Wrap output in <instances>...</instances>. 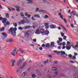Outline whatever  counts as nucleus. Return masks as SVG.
Instances as JSON below:
<instances>
[{
    "label": "nucleus",
    "instance_id": "49530a36",
    "mask_svg": "<svg viewBox=\"0 0 78 78\" xmlns=\"http://www.w3.org/2000/svg\"><path fill=\"white\" fill-rule=\"evenodd\" d=\"M48 77V78H51V77L50 76V75L49 74H47Z\"/></svg>",
    "mask_w": 78,
    "mask_h": 78
},
{
    "label": "nucleus",
    "instance_id": "ea45409f",
    "mask_svg": "<svg viewBox=\"0 0 78 78\" xmlns=\"http://www.w3.org/2000/svg\"><path fill=\"white\" fill-rule=\"evenodd\" d=\"M58 40H59L60 42H62V39L61 38V37H59L58 38Z\"/></svg>",
    "mask_w": 78,
    "mask_h": 78
},
{
    "label": "nucleus",
    "instance_id": "7c9ffc66",
    "mask_svg": "<svg viewBox=\"0 0 78 78\" xmlns=\"http://www.w3.org/2000/svg\"><path fill=\"white\" fill-rule=\"evenodd\" d=\"M5 30V27H2L1 29L0 30V31H4V30Z\"/></svg>",
    "mask_w": 78,
    "mask_h": 78
},
{
    "label": "nucleus",
    "instance_id": "a18cd8bd",
    "mask_svg": "<svg viewBox=\"0 0 78 78\" xmlns=\"http://www.w3.org/2000/svg\"><path fill=\"white\" fill-rule=\"evenodd\" d=\"M27 17L28 18H29V19H30V17H31V15L30 14L28 15L27 16Z\"/></svg>",
    "mask_w": 78,
    "mask_h": 78
},
{
    "label": "nucleus",
    "instance_id": "09e8293b",
    "mask_svg": "<svg viewBox=\"0 0 78 78\" xmlns=\"http://www.w3.org/2000/svg\"><path fill=\"white\" fill-rule=\"evenodd\" d=\"M47 25H48V24L47 23H44V26H47Z\"/></svg>",
    "mask_w": 78,
    "mask_h": 78
},
{
    "label": "nucleus",
    "instance_id": "0eeeda50",
    "mask_svg": "<svg viewBox=\"0 0 78 78\" xmlns=\"http://www.w3.org/2000/svg\"><path fill=\"white\" fill-rule=\"evenodd\" d=\"M36 73H37V75L39 76H42V74H41V73H40V72H39V71L38 70H37Z\"/></svg>",
    "mask_w": 78,
    "mask_h": 78
},
{
    "label": "nucleus",
    "instance_id": "f8f14e48",
    "mask_svg": "<svg viewBox=\"0 0 78 78\" xmlns=\"http://www.w3.org/2000/svg\"><path fill=\"white\" fill-rule=\"evenodd\" d=\"M51 44L50 45V47H51V48L54 47H55V45H55V43H54V42H51Z\"/></svg>",
    "mask_w": 78,
    "mask_h": 78
},
{
    "label": "nucleus",
    "instance_id": "4c0bfd02",
    "mask_svg": "<svg viewBox=\"0 0 78 78\" xmlns=\"http://www.w3.org/2000/svg\"><path fill=\"white\" fill-rule=\"evenodd\" d=\"M63 39H64V40H66V38H67V36H65L63 37Z\"/></svg>",
    "mask_w": 78,
    "mask_h": 78
},
{
    "label": "nucleus",
    "instance_id": "1a4fd4ad",
    "mask_svg": "<svg viewBox=\"0 0 78 78\" xmlns=\"http://www.w3.org/2000/svg\"><path fill=\"white\" fill-rule=\"evenodd\" d=\"M3 20L2 21V22L3 23H5L7 21V19H6V18H3Z\"/></svg>",
    "mask_w": 78,
    "mask_h": 78
},
{
    "label": "nucleus",
    "instance_id": "dca6fc26",
    "mask_svg": "<svg viewBox=\"0 0 78 78\" xmlns=\"http://www.w3.org/2000/svg\"><path fill=\"white\" fill-rule=\"evenodd\" d=\"M2 34L3 36H4L5 37H7V34L6 33L3 32L2 33Z\"/></svg>",
    "mask_w": 78,
    "mask_h": 78
},
{
    "label": "nucleus",
    "instance_id": "6e6552de",
    "mask_svg": "<svg viewBox=\"0 0 78 78\" xmlns=\"http://www.w3.org/2000/svg\"><path fill=\"white\" fill-rule=\"evenodd\" d=\"M30 27H31V26H27L24 27L23 28V29H24V30H27V29H28V28H30Z\"/></svg>",
    "mask_w": 78,
    "mask_h": 78
},
{
    "label": "nucleus",
    "instance_id": "338daca9",
    "mask_svg": "<svg viewBox=\"0 0 78 78\" xmlns=\"http://www.w3.org/2000/svg\"><path fill=\"white\" fill-rule=\"evenodd\" d=\"M66 48V46H63L62 47V49H65Z\"/></svg>",
    "mask_w": 78,
    "mask_h": 78
},
{
    "label": "nucleus",
    "instance_id": "603ef678",
    "mask_svg": "<svg viewBox=\"0 0 78 78\" xmlns=\"http://www.w3.org/2000/svg\"><path fill=\"white\" fill-rule=\"evenodd\" d=\"M41 46L42 47H45V44H42Z\"/></svg>",
    "mask_w": 78,
    "mask_h": 78
},
{
    "label": "nucleus",
    "instance_id": "5701e85b",
    "mask_svg": "<svg viewBox=\"0 0 78 78\" xmlns=\"http://www.w3.org/2000/svg\"><path fill=\"white\" fill-rule=\"evenodd\" d=\"M20 22H21V24H24V23H25V20H24L21 21Z\"/></svg>",
    "mask_w": 78,
    "mask_h": 78
},
{
    "label": "nucleus",
    "instance_id": "c756f323",
    "mask_svg": "<svg viewBox=\"0 0 78 78\" xmlns=\"http://www.w3.org/2000/svg\"><path fill=\"white\" fill-rule=\"evenodd\" d=\"M36 76V75L34 74H33L32 76V78H34Z\"/></svg>",
    "mask_w": 78,
    "mask_h": 78
},
{
    "label": "nucleus",
    "instance_id": "473e14b6",
    "mask_svg": "<svg viewBox=\"0 0 78 78\" xmlns=\"http://www.w3.org/2000/svg\"><path fill=\"white\" fill-rule=\"evenodd\" d=\"M66 48L67 50H70V49L71 48L69 46H67L66 47Z\"/></svg>",
    "mask_w": 78,
    "mask_h": 78
},
{
    "label": "nucleus",
    "instance_id": "39448f33",
    "mask_svg": "<svg viewBox=\"0 0 78 78\" xmlns=\"http://www.w3.org/2000/svg\"><path fill=\"white\" fill-rule=\"evenodd\" d=\"M16 48H15V49L14 50L13 52L11 53L12 55L13 56H15V52H16Z\"/></svg>",
    "mask_w": 78,
    "mask_h": 78
},
{
    "label": "nucleus",
    "instance_id": "864d4df0",
    "mask_svg": "<svg viewBox=\"0 0 78 78\" xmlns=\"http://www.w3.org/2000/svg\"><path fill=\"white\" fill-rule=\"evenodd\" d=\"M20 14L22 17H23L24 16V15L23 14L22 12H21Z\"/></svg>",
    "mask_w": 78,
    "mask_h": 78
},
{
    "label": "nucleus",
    "instance_id": "393cba45",
    "mask_svg": "<svg viewBox=\"0 0 78 78\" xmlns=\"http://www.w3.org/2000/svg\"><path fill=\"white\" fill-rule=\"evenodd\" d=\"M61 44V45H63V46H64L65 45H66V43L65 42H63V43H60Z\"/></svg>",
    "mask_w": 78,
    "mask_h": 78
},
{
    "label": "nucleus",
    "instance_id": "8fccbe9b",
    "mask_svg": "<svg viewBox=\"0 0 78 78\" xmlns=\"http://www.w3.org/2000/svg\"><path fill=\"white\" fill-rule=\"evenodd\" d=\"M71 27L72 28H73L74 26H73V24H71Z\"/></svg>",
    "mask_w": 78,
    "mask_h": 78
},
{
    "label": "nucleus",
    "instance_id": "4468645a",
    "mask_svg": "<svg viewBox=\"0 0 78 78\" xmlns=\"http://www.w3.org/2000/svg\"><path fill=\"white\" fill-rule=\"evenodd\" d=\"M10 24V23L9 22L7 21L6 22V23L5 24H4V27H6L7 25H9Z\"/></svg>",
    "mask_w": 78,
    "mask_h": 78
},
{
    "label": "nucleus",
    "instance_id": "bf43d9fd",
    "mask_svg": "<svg viewBox=\"0 0 78 78\" xmlns=\"http://www.w3.org/2000/svg\"><path fill=\"white\" fill-rule=\"evenodd\" d=\"M65 22L66 23H67V21H66V20L65 19H63Z\"/></svg>",
    "mask_w": 78,
    "mask_h": 78
},
{
    "label": "nucleus",
    "instance_id": "c9c22d12",
    "mask_svg": "<svg viewBox=\"0 0 78 78\" xmlns=\"http://www.w3.org/2000/svg\"><path fill=\"white\" fill-rule=\"evenodd\" d=\"M68 56L69 58H72V55L71 54H69L68 55Z\"/></svg>",
    "mask_w": 78,
    "mask_h": 78
},
{
    "label": "nucleus",
    "instance_id": "c03bdc74",
    "mask_svg": "<svg viewBox=\"0 0 78 78\" xmlns=\"http://www.w3.org/2000/svg\"><path fill=\"white\" fill-rule=\"evenodd\" d=\"M18 25L20 26L22 25V23H21V22L20 21V22L18 23Z\"/></svg>",
    "mask_w": 78,
    "mask_h": 78
},
{
    "label": "nucleus",
    "instance_id": "37998d69",
    "mask_svg": "<svg viewBox=\"0 0 78 78\" xmlns=\"http://www.w3.org/2000/svg\"><path fill=\"white\" fill-rule=\"evenodd\" d=\"M57 48L58 50H60V49H61V46H59L57 47Z\"/></svg>",
    "mask_w": 78,
    "mask_h": 78
},
{
    "label": "nucleus",
    "instance_id": "58836bf2",
    "mask_svg": "<svg viewBox=\"0 0 78 78\" xmlns=\"http://www.w3.org/2000/svg\"><path fill=\"white\" fill-rule=\"evenodd\" d=\"M39 9L38 8H36V9L35 10V11L36 12H37V11H39Z\"/></svg>",
    "mask_w": 78,
    "mask_h": 78
},
{
    "label": "nucleus",
    "instance_id": "aec40b11",
    "mask_svg": "<svg viewBox=\"0 0 78 78\" xmlns=\"http://www.w3.org/2000/svg\"><path fill=\"white\" fill-rule=\"evenodd\" d=\"M40 32L42 34L43 33H44V32H45V30H44V29H42L40 30Z\"/></svg>",
    "mask_w": 78,
    "mask_h": 78
},
{
    "label": "nucleus",
    "instance_id": "9d476101",
    "mask_svg": "<svg viewBox=\"0 0 78 78\" xmlns=\"http://www.w3.org/2000/svg\"><path fill=\"white\" fill-rule=\"evenodd\" d=\"M25 74H26V72H23L21 75V76L22 78H23V77H25Z\"/></svg>",
    "mask_w": 78,
    "mask_h": 78
},
{
    "label": "nucleus",
    "instance_id": "a19ab883",
    "mask_svg": "<svg viewBox=\"0 0 78 78\" xmlns=\"http://www.w3.org/2000/svg\"><path fill=\"white\" fill-rule=\"evenodd\" d=\"M71 13H72L73 15H75L76 14V13H75V12H74L73 11L71 12Z\"/></svg>",
    "mask_w": 78,
    "mask_h": 78
},
{
    "label": "nucleus",
    "instance_id": "13d9d810",
    "mask_svg": "<svg viewBox=\"0 0 78 78\" xmlns=\"http://www.w3.org/2000/svg\"><path fill=\"white\" fill-rule=\"evenodd\" d=\"M63 15H62L60 16V17L62 19H63Z\"/></svg>",
    "mask_w": 78,
    "mask_h": 78
},
{
    "label": "nucleus",
    "instance_id": "20e7f679",
    "mask_svg": "<svg viewBox=\"0 0 78 78\" xmlns=\"http://www.w3.org/2000/svg\"><path fill=\"white\" fill-rule=\"evenodd\" d=\"M60 55H61L62 56V57H66L64 55H65L66 54V52L65 51H61L60 52Z\"/></svg>",
    "mask_w": 78,
    "mask_h": 78
},
{
    "label": "nucleus",
    "instance_id": "b1692460",
    "mask_svg": "<svg viewBox=\"0 0 78 78\" xmlns=\"http://www.w3.org/2000/svg\"><path fill=\"white\" fill-rule=\"evenodd\" d=\"M69 44H70V46H71V47H72L73 48H75V47L73 46L72 43H70Z\"/></svg>",
    "mask_w": 78,
    "mask_h": 78
},
{
    "label": "nucleus",
    "instance_id": "4be33fe9",
    "mask_svg": "<svg viewBox=\"0 0 78 78\" xmlns=\"http://www.w3.org/2000/svg\"><path fill=\"white\" fill-rule=\"evenodd\" d=\"M44 33H45L46 35H47L49 34V31L46 30L44 31Z\"/></svg>",
    "mask_w": 78,
    "mask_h": 78
},
{
    "label": "nucleus",
    "instance_id": "423d86ee",
    "mask_svg": "<svg viewBox=\"0 0 78 78\" xmlns=\"http://www.w3.org/2000/svg\"><path fill=\"white\" fill-rule=\"evenodd\" d=\"M50 28L52 29H53L56 28L57 27H56V26L55 25H52L50 26Z\"/></svg>",
    "mask_w": 78,
    "mask_h": 78
},
{
    "label": "nucleus",
    "instance_id": "3c124183",
    "mask_svg": "<svg viewBox=\"0 0 78 78\" xmlns=\"http://www.w3.org/2000/svg\"><path fill=\"white\" fill-rule=\"evenodd\" d=\"M25 66V65L24 64H23V65H22V67L21 68V69H23L24 67Z\"/></svg>",
    "mask_w": 78,
    "mask_h": 78
},
{
    "label": "nucleus",
    "instance_id": "2eb2a0df",
    "mask_svg": "<svg viewBox=\"0 0 78 78\" xmlns=\"http://www.w3.org/2000/svg\"><path fill=\"white\" fill-rule=\"evenodd\" d=\"M26 1L28 2L27 3H29V4L33 3V2H32V0H26Z\"/></svg>",
    "mask_w": 78,
    "mask_h": 78
},
{
    "label": "nucleus",
    "instance_id": "f03ea898",
    "mask_svg": "<svg viewBox=\"0 0 78 78\" xmlns=\"http://www.w3.org/2000/svg\"><path fill=\"white\" fill-rule=\"evenodd\" d=\"M24 59V58L23 57H21L20 58V60H19L17 61L16 63V65L17 66H20V65L22 64V61Z\"/></svg>",
    "mask_w": 78,
    "mask_h": 78
},
{
    "label": "nucleus",
    "instance_id": "680f3d73",
    "mask_svg": "<svg viewBox=\"0 0 78 78\" xmlns=\"http://www.w3.org/2000/svg\"><path fill=\"white\" fill-rule=\"evenodd\" d=\"M57 54H59V53H61V52L59 51H57Z\"/></svg>",
    "mask_w": 78,
    "mask_h": 78
},
{
    "label": "nucleus",
    "instance_id": "cd10ccee",
    "mask_svg": "<svg viewBox=\"0 0 78 78\" xmlns=\"http://www.w3.org/2000/svg\"><path fill=\"white\" fill-rule=\"evenodd\" d=\"M13 25L15 27H17V24L16 23H14L13 24Z\"/></svg>",
    "mask_w": 78,
    "mask_h": 78
},
{
    "label": "nucleus",
    "instance_id": "69168bd1",
    "mask_svg": "<svg viewBox=\"0 0 78 78\" xmlns=\"http://www.w3.org/2000/svg\"><path fill=\"white\" fill-rule=\"evenodd\" d=\"M28 15V14L27 13L25 12V16H27Z\"/></svg>",
    "mask_w": 78,
    "mask_h": 78
},
{
    "label": "nucleus",
    "instance_id": "f704fd0d",
    "mask_svg": "<svg viewBox=\"0 0 78 78\" xmlns=\"http://www.w3.org/2000/svg\"><path fill=\"white\" fill-rule=\"evenodd\" d=\"M33 25L37 27V23H33Z\"/></svg>",
    "mask_w": 78,
    "mask_h": 78
},
{
    "label": "nucleus",
    "instance_id": "e433bc0d",
    "mask_svg": "<svg viewBox=\"0 0 78 78\" xmlns=\"http://www.w3.org/2000/svg\"><path fill=\"white\" fill-rule=\"evenodd\" d=\"M18 29L20 30H23V28L22 27H19Z\"/></svg>",
    "mask_w": 78,
    "mask_h": 78
},
{
    "label": "nucleus",
    "instance_id": "052dcab7",
    "mask_svg": "<svg viewBox=\"0 0 78 78\" xmlns=\"http://www.w3.org/2000/svg\"><path fill=\"white\" fill-rule=\"evenodd\" d=\"M16 11H18V12H20V9H17Z\"/></svg>",
    "mask_w": 78,
    "mask_h": 78
},
{
    "label": "nucleus",
    "instance_id": "ddd939ff",
    "mask_svg": "<svg viewBox=\"0 0 78 78\" xmlns=\"http://www.w3.org/2000/svg\"><path fill=\"white\" fill-rule=\"evenodd\" d=\"M39 12H43V13H44V14H47V12L45 11H44L42 10H41L39 11Z\"/></svg>",
    "mask_w": 78,
    "mask_h": 78
},
{
    "label": "nucleus",
    "instance_id": "2f4dec72",
    "mask_svg": "<svg viewBox=\"0 0 78 78\" xmlns=\"http://www.w3.org/2000/svg\"><path fill=\"white\" fill-rule=\"evenodd\" d=\"M6 18H9V13H6Z\"/></svg>",
    "mask_w": 78,
    "mask_h": 78
},
{
    "label": "nucleus",
    "instance_id": "5fc2aeb1",
    "mask_svg": "<svg viewBox=\"0 0 78 78\" xmlns=\"http://www.w3.org/2000/svg\"><path fill=\"white\" fill-rule=\"evenodd\" d=\"M3 20V17L2 16L0 17V20Z\"/></svg>",
    "mask_w": 78,
    "mask_h": 78
},
{
    "label": "nucleus",
    "instance_id": "7ed1b4c3",
    "mask_svg": "<svg viewBox=\"0 0 78 78\" xmlns=\"http://www.w3.org/2000/svg\"><path fill=\"white\" fill-rule=\"evenodd\" d=\"M6 42H13V39L12 38H8L6 40Z\"/></svg>",
    "mask_w": 78,
    "mask_h": 78
},
{
    "label": "nucleus",
    "instance_id": "bb28decb",
    "mask_svg": "<svg viewBox=\"0 0 78 78\" xmlns=\"http://www.w3.org/2000/svg\"><path fill=\"white\" fill-rule=\"evenodd\" d=\"M11 62H12V64H14V63L16 62V60H11Z\"/></svg>",
    "mask_w": 78,
    "mask_h": 78
},
{
    "label": "nucleus",
    "instance_id": "6ab92c4d",
    "mask_svg": "<svg viewBox=\"0 0 78 78\" xmlns=\"http://www.w3.org/2000/svg\"><path fill=\"white\" fill-rule=\"evenodd\" d=\"M34 17H38V18H40L41 17L38 14H36L34 15Z\"/></svg>",
    "mask_w": 78,
    "mask_h": 78
},
{
    "label": "nucleus",
    "instance_id": "774afa93",
    "mask_svg": "<svg viewBox=\"0 0 78 78\" xmlns=\"http://www.w3.org/2000/svg\"><path fill=\"white\" fill-rule=\"evenodd\" d=\"M54 63L55 64H57L58 63V61H54Z\"/></svg>",
    "mask_w": 78,
    "mask_h": 78
},
{
    "label": "nucleus",
    "instance_id": "4d7b16f0",
    "mask_svg": "<svg viewBox=\"0 0 78 78\" xmlns=\"http://www.w3.org/2000/svg\"><path fill=\"white\" fill-rule=\"evenodd\" d=\"M70 62H71V63H72V64H73V63H74L75 62H73V61L72 60H70Z\"/></svg>",
    "mask_w": 78,
    "mask_h": 78
},
{
    "label": "nucleus",
    "instance_id": "0e129e2a",
    "mask_svg": "<svg viewBox=\"0 0 78 78\" xmlns=\"http://www.w3.org/2000/svg\"><path fill=\"white\" fill-rule=\"evenodd\" d=\"M73 58L74 59H76V57L75 56H73Z\"/></svg>",
    "mask_w": 78,
    "mask_h": 78
},
{
    "label": "nucleus",
    "instance_id": "79ce46f5",
    "mask_svg": "<svg viewBox=\"0 0 78 78\" xmlns=\"http://www.w3.org/2000/svg\"><path fill=\"white\" fill-rule=\"evenodd\" d=\"M49 27H50L49 26H46V27H45V29H48V28H49Z\"/></svg>",
    "mask_w": 78,
    "mask_h": 78
},
{
    "label": "nucleus",
    "instance_id": "412c9836",
    "mask_svg": "<svg viewBox=\"0 0 78 78\" xmlns=\"http://www.w3.org/2000/svg\"><path fill=\"white\" fill-rule=\"evenodd\" d=\"M51 68H52V69L53 70H57L58 69H57V68L55 67H52Z\"/></svg>",
    "mask_w": 78,
    "mask_h": 78
},
{
    "label": "nucleus",
    "instance_id": "c85d7f7f",
    "mask_svg": "<svg viewBox=\"0 0 78 78\" xmlns=\"http://www.w3.org/2000/svg\"><path fill=\"white\" fill-rule=\"evenodd\" d=\"M46 47H50V44L47 43L45 45Z\"/></svg>",
    "mask_w": 78,
    "mask_h": 78
},
{
    "label": "nucleus",
    "instance_id": "6e6d98bb",
    "mask_svg": "<svg viewBox=\"0 0 78 78\" xmlns=\"http://www.w3.org/2000/svg\"><path fill=\"white\" fill-rule=\"evenodd\" d=\"M31 18L32 20H36V19H34V17H32Z\"/></svg>",
    "mask_w": 78,
    "mask_h": 78
},
{
    "label": "nucleus",
    "instance_id": "de8ad7c7",
    "mask_svg": "<svg viewBox=\"0 0 78 78\" xmlns=\"http://www.w3.org/2000/svg\"><path fill=\"white\" fill-rule=\"evenodd\" d=\"M44 18H45L46 19L47 18H48V15H46L44 16Z\"/></svg>",
    "mask_w": 78,
    "mask_h": 78
},
{
    "label": "nucleus",
    "instance_id": "f3484780",
    "mask_svg": "<svg viewBox=\"0 0 78 78\" xmlns=\"http://www.w3.org/2000/svg\"><path fill=\"white\" fill-rule=\"evenodd\" d=\"M29 35L30 34H29L27 32L25 33V37H28Z\"/></svg>",
    "mask_w": 78,
    "mask_h": 78
},
{
    "label": "nucleus",
    "instance_id": "9b49d317",
    "mask_svg": "<svg viewBox=\"0 0 78 78\" xmlns=\"http://www.w3.org/2000/svg\"><path fill=\"white\" fill-rule=\"evenodd\" d=\"M20 51L21 52L23 55H25V52L23 51V50L22 48H19Z\"/></svg>",
    "mask_w": 78,
    "mask_h": 78
},
{
    "label": "nucleus",
    "instance_id": "f257e3e1",
    "mask_svg": "<svg viewBox=\"0 0 78 78\" xmlns=\"http://www.w3.org/2000/svg\"><path fill=\"white\" fill-rule=\"evenodd\" d=\"M17 30V28H15L13 29V28L11 27L9 29V31L11 32V34L13 36H16V31Z\"/></svg>",
    "mask_w": 78,
    "mask_h": 78
},
{
    "label": "nucleus",
    "instance_id": "a211bd4d",
    "mask_svg": "<svg viewBox=\"0 0 78 78\" xmlns=\"http://www.w3.org/2000/svg\"><path fill=\"white\" fill-rule=\"evenodd\" d=\"M36 34H40V31L39 30V29H38L36 31Z\"/></svg>",
    "mask_w": 78,
    "mask_h": 78
},
{
    "label": "nucleus",
    "instance_id": "72a5a7b5",
    "mask_svg": "<svg viewBox=\"0 0 78 78\" xmlns=\"http://www.w3.org/2000/svg\"><path fill=\"white\" fill-rule=\"evenodd\" d=\"M60 34H61V36H62V37H64V33L61 32Z\"/></svg>",
    "mask_w": 78,
    "mask_h": 78
},
{
    "label": "nucleus",
    "instance_id": "a878e982",
    "mask_svg": "<svg viewBox=\"0 0 78 78\" xmlns=\"http://www.w3.org/2000/svg\"><path fill=\"white\" fill-rule=\"evenodd\" d=\"M14 6L15 7V8H17V9H20V7L19 6L16 5Z\"/></svg>",
    "mask_w": 78,
    "mask_h": 78
},
{
    "label": "nucleus",
    "instance_id": "e2e57ef3",
    "mask_svg": "<svg viewBox=\"0 0 78 78\" xmlns=\"http://www.w3.org/2000/svg\"><path fill=\"white\" fill-rule=\"evenodd\" d=\"M39 50H42V47H41L39 48Z\"/></svg>",
    "mask_w": 78,
    "mask_h": 78
}]
</instances>
